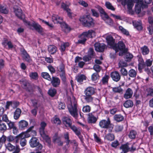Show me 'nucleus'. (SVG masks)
I'll use <instances>...</instances> for the list:
<instances>
[{"label": "nucleus", "instance_id": "51", "mask_svg": "<svg viewBox=\"0 0 153 153\" xmlns=\"http://www.w3.org/2000/svg\"><path fill=\"white\" fill-rule=\"evenodd\" d=\"M125 53H126V61L128 62L130 61L133 57L132 54L127 52Z\"/></svg>", "mask_w": 153, "mask_h": 153}, {"label": "nucleus", "instance_id": "62", "mask_svg": "<svg viewBox=\"0 0 153 153\" xmlns=\"http://www.w3.org/2000/svg\"><path fill=\"white\" fill-rule=\"evenodd\" d=\"M7 123L9 126V128L10 129H12V128L15 127V123L14 122L9 120V122Z\"/></svg>", "mask_w": 153, "mask_h": 153}, {"label": "nucleus", "instance_id": "64", "mask_svg": "<svg viewBox=\"0 0 153 153\" xmlns=\"http://www.w3.org/2000/svg\"><path fill=\"white\" fill-rule=\"evenodd\" d=\"M147 28L150 34H153V26L152 25H149L147 27Z\"/></svg>", "mask_w": 153, "mask_h": 153}, {"label": "nucleus", "instance_id": "54", "mask_svg": "<svg viewBox=\"0 0 153 153\" xmlns=\"http://www.w3.org/2000/svg\"><path fill=\"white\" fill-rule=\"evenodd\" d=\"M7 129V126L5 124L2 122L0 123V130L5 131Z\"/></svg>", "mask_w": 153, "mask_h": 153}, {"label": "nucleus", "instance_id": "31", "mask_svg": "<svg viewBox=\"0 0 153 153\" xmlns=\"http://www.w3.org/2000/svg\"><path fill=\"white\" fill-rule=\"evenodd\" d=\"M57 71L60 74L65 72V66L62 63H61L57 67Z\"/></svg>", "mask_w": 153, "mask_h": 153}, {"label": "nucleus", "instance_id": "13", "mask_svg": "<svg viewBox=\"0 0 153 153\" xmlns=\"http://www.w3.org/2000/svg\"><path fill=\"white\" fill-rule=\"evenodd\" d=\"M111 76L112 80L116 82L119 81L121 79L120 74L117 71L111 72Z\"/></svg>", "mask_w": 153, "mask_h": 153}, {"label": "nucleus", "instance_id": "24", "mask_svg": "<svg viewBox=\"0 0 153 153\" xmlns=\"http://www.w3.org/2000/svg\"><path fill=\"white\" fill-rule=\"evenodd\" d=\"M35 30L37 31L38 32L41 33L42 32V29L41 26L38 24L34 22L31 25Z\"/></svg>", "mask_w": 153, "mask_h": 153}, {"label": "nucleus", "instance_id": "26", "mask_svg": "<svg viewBox=\"0 0 153 153\" xmlns=\"http://www.w3.org/2000/svg\"><path fill=\"white\" fill-rule=\"evenodd\" d=\"M114 120L117 122L123 121L124 119V117L121 114H116L114 116Z\"/></svg>", "mask_w": 153, "mask_h": 153}, {"label": "nucleus", "instance_id": "33", "mask_svg": "<svg viewBox=\"0 0 153 153\" xmlns=\"http://www.w3.org/2000/svg\"><path fill=\"white\" fill-rule=\"evenodd\" d=\"M86 79V76L83 74H80L77 76L76 78L77 81L79 83L82 82L83 80H85Z\"/></svg>", "mask_w": 153, "mask_h": 153}, {"label": "nucleus", "instance_id": "27", "mask_svg": "<svg viewBox=\"0 0 153 153\" xmlns=\"http://www.w3.org/2000/svg\"><path fill=\"white\" fill-rule=\"evenodd\" d=\"M133 23L134 26L138 30H141L142 29L143 27L141 21H140L139 22L133 21Z\"/></svg>", "mask_w": 153, "mask_h": 153}, {"label": "nucleus", "instance_id": "16", "mask_svg": "<svg viewBox=\"0 0 153 153\" xmlns=\"http://www.w3.org/2000/svg\"><path fill=\"white\" fill-rule=\"evenodd\" d=\"M13 9L16 16L19 19H22L23 13L21 8L19 7H13Z\"/></svg>", "mask_w": 153, "mask_h": 153}, {"label": "nucleus", "instance_id": "56", "mask_svg": "<svg viewBox=\"0 0 153 153\" xmlns=\"http://www.w3.org/2000/svg\"><path fill=\"white\" fill-rule=\"evenodd\" d=\"M6 140V137L3 135L0 138V147L5 143Z\"/></svg>", "mask_w": 153, "mask_h": 153}, {"label": "nucleus", "instance_id": "46", "mask_svg": "<svg viewBox=\"0 0 153 153\" xmlns=\"http://www.w3.org/2000/svg\"><path fill=\"white\" fill-rule=\"evenodd\" d=\"M109 76L108 75H105L102 78L101 80V82L103 84H105L108 82Z\"/></svg>", "mask_w": 153, "mask_h": 153}, {"label": "nucleus", "instance_id": "3", "mask_svg": "<svg viewBox=\"0 0 153 153\" xmlns=\"http://www.w3.org/2000/svg\"><path fill=\"white\" fill-rule=\"evenodd\" d=\"M113 48L115 51L116 53L120 51L119 53V55L120 56H123L128 51V49L126 47L125 43L121 41L114 44L113 46Z\"/></svg>", "mask_w": 153, "mask_h": 153}, {"label": "nucleus", "instance_id": "14", "mask_svg": "<svg viewBox=\"0 0 153 153\" xmlns=\"http://www.w3.org/2000/svg\"><path fill=\"white\" fill-rule=\"evenodd\" d=\"M77 135L82 142H83V137L82 135H81V132L80 130L79 129L77 128L75 125L73 126L72 128H71Z\"/></svg>", "mask_w": 153, "mask_h": 153}, {"label": "nucleus", "instance_id": "12", "mask_svg": "<svg viewBox=\"0 0 153 153\" xmlns=\"http://www.w3.org/2000/svg\"><path fill=\"white\" fill-rule=\"evenodd\" d=\"M95 49L97 51L103 52L106 47V45L103 43L99 42L96 43L94 45Z\"/></svg>", "mask_w": 153, "mask_h": 153}, {"label": "nucleus", "instance_id": "19", "mask_svg": "<svg viewBox=\"0 0 153 153\" xmlns=\"http://www.w3.org/2000/svg\"><path fill=\"white\" fill-rule=\"evenodd\" d=\"M28 125V122L24 120H21L18 123L19 128L22 130H24L26 128Z\"/></svg>", "mask_w": 153, "mask_h": 153}, {"label": "nucleus", "instance_id": "43", "mask_svg": "<svg viewBox=\"0 0 153 153\" xmlns=\"http://www.w3.org/2000/svg\"><path fill=\"white\" fill-rule=\"evenodd\" d=\"M105 5L106 8L108 9L113 11H114L115 10V8L109 2H106L105 3Z\"/></svg>", "mask_w": 153, "mask_h": 153}, {"label": "nucleus", "instance_id": "52", "mask_svg": "<svg viewBox=\"0 0 153 153\" xmlns=\"http://www.w3.org/2000/svg\"><path fill=\"white\" fill-rule=\"evenodd\" d=\"M62 28L63 30L65 33H68L70 30V28L66 24H65L63 25Z\"/></svg>", "mask_w": 153, "mask_h": 153}, {"label": "nucleus", "instance_id": "15", "mask_svg": "<svg viewBox=\"0 0 153 153\" xmlns=\"http://www.w3.org/2000/svg\"><path fill=\"white\" fill-rule=\"evenodd\" d=\"M51 81L52 86L55 88L59 87L60 83V79L55 76H52Z\"/></svg>", "mask_w": 153, "mask_h": 153}, {"label": "nucleus", "instance_id": "58", "mask_svg": "<svg viewBox=\"0 0 153 153\" xmlns=\"http://www.w3.org/2000/svg\"><path fill=\"white\" fill-rule=\"evenodd\" d=\"M90 110L91 107L88 105L84 106L82 109L83 111L85 112H88L90 111Z\"/></svg>", "mask_w": 153, "mask_h": 153}, {"label": "nucleus", "instance_id": "22", "mask_svg": "<svg viewBox=\"0 0 153 153\" xmlns=\"http://www.w3.org/2000/svg\"><path fill=\"white\" fill-rule=\"evenodd\" d=\"M52 20L55 23H61L62 21V19L56 14L53 15Z\"/></svg>", "mask_w": 153, "mask_h": 153}, {"label": "nucleus", "instance_id": "9", "mask_svg": "<svg viewBox=\"0 0 153 153\" xmlns=\"http://www.w3.org/2000/svg\"><path fill=\"white\" fill-rule=\"evenodd\" d=\"M139 62L138 64L139 66L142 68H144L146 67H150L152 63L153 60L150 59H147L145 62L142 58H140L139 59Z\"/></svg>", "mask_w": 153, "mask_h": 153}, {"label": "nucleus", "instance_id": "42", "mask_svg": "<svg viewBox=\"0 0 153 153\" xmlns=\"http://www.w3.org/2000/svg\"><path fill=\"white\" fill-rule=\"evenodd\" d=\"M57 92L55 88L50 89L48 91V94L51 97L55 96Z\"/></svg>", "mask_w": 153, "mask_h": 153}, {"label": "nucleus", "instance_id": "45", "mask_svg": "<svg viewBox=\"0 0 153 153\" xmlns=\"http://www.w3.org/2000/svg\"><path fill=\"white\" fill-rule=\"evenodd\" d=\"M112 91L115 93H122L123 90L120 86H119L113 88Z\"/></svg>", "mask_w": 153, "mask_h": 153}, {"label": "nucleus", "instance_id": "28", "mask_svg": "<svg viewBox=\"0 0 153 153\" xmlns=\"http://www.w3.org/2000/svg\"><path fill=\"white\" fill-rule=\"evenodd\" d=\"M105 139L108 141H111L114 140L115 136L113 133H109L105 136Z\"/></svg>", "mask_w": 153, "mask_h": 153}, {"label": "nucleus", "instance_id": "38", "mask_svg": "<svg viewBox=\"0 0 153 153\" xmlns=\"http://www.w3.org/2000/svg\"><path fill=\"white\" fill-rule=\"evenodd\" d=\"M128 74L129 76L131 77H135L137 75V71H136L133 69H131L128 71Z\"/></svg>", "mask_w": 153, "mask_h": 153}, {"label": "nucleus", "instance_id": "34", "mask_svg": "<svg viewBox=\"0 0 153 153\" xmlns=\"http://www.w3.org/2000/svg\"><path fill=\"white\" fill-rule=\"evenodd\" d=\"M145 94L146 97H153V88H149L147 89Z\"/></svg>", "mask_w": 153, "mask_h": 153}, {"label": "nucleus", "instance_id": "61", "mask_svg": "<svg viewBox=\"0 0 153 153\" xmlns=\"http://www.w3.org/2000/svg\"><path fill=\"white\" fill-rule=\"evenodd\" d=\"M93 69L97 72L96 73H97L99 72L101 70L100 67L97 65H95L93 67Z\"/></svg>", "mask_w": 153, "mask_h": 153}, {"label": "nucleus", "instance_id": "37", "mask_svg": "<svg viewBox=\"0 0 153 153\" xmlns=\"http://www.w3.org/2000/svg\"><path fill=\"white\" fill-rule=\"evenodd\" d=\"M29 76L31 79L37 80L38 78V75L36 72H31L29 74Z\"/></svg>", "mask_w": 153, "mask_h": 153}, {"label": "nucleus", "instance_id": "60", "mask_svg": "<svg viewBox=\"0 0 153 153\" xmlns=\"http://www.w3.org/2000/svg\"><path fill=\"white\" fill-rule=\"evenodd\" d=\"M122 74L123 76H126L128 75V72L126 70L123 68H121L120 71Z\"/></svg>", "mask_w": 153, "mask_h": 153}, {"label": "nucleus", "instance_id": "63", "mask_svg": "<svg viewBox=\"0 0 153 153\" xmlns=\"http://www.w3.org/2000/svg\"><path fill=\"white\" fill-rule=\"evenodd\" d=\"M99 76L97 73H94L91 76V79L92 81H96V80Z\"/></svg>", "mask_w": 153, "mask_h": 153}, {"label": "nucleus", "instance_id": "20", "mask_svg": "<svg viewBox=\"0 0 153 153\" xmlns=\"http://www.w3.org/2000/svg\"><path fill=\"white\" fill-rule=\"evenodd\" d=\"M133 94L132 90L130 88H128L126 91L124 97L126 99L131 98Z\"/></svg>", "mask_w": 153, "mask_h": 153}, {"label": "nucleus", "instance_id": "2", "mask_svg": "<svg viewBox=\"0 0 153 153\" xmlns=\"http://www.w3.org/2000/svg\"><path fill=\"white\" fill-rule=\"evenodd\" d=\"M95 36V32L92 30H90L84 32L79 36L80 39L78 40L77 43L84 44L88 38H93Z\"/></svg>", "mask_w": 153, "mask_h": 153}, {"label": "nucleus", "instance_id": "44", "mask_svg": "<svg viewBox=\"0 0 153 153\" xmlns=\"http://www.w3.org/2000/svg\"><path fill=\"white\" fill-rule=\"evenodd\" d=\"M26 132L25 133H22L19 135V137L25 138H28L30 136V133Z\"/></svg>", "mask_w": 153, "mask_h": 153}, {"label": "nucleus", "instance_id": "21", "mask_svg": "<svg viewBox=\"0 0 153 153\" xmlns=\"http://www.w3.org/2000/svg\"><path fill=\"white\" fill-rule=\"evenodd\" d=\"M134 0H127V1H124L122 3V5L125 6L127 5L128 9L131 10L134 6Z\"/></svg>", "mask_w": 153, "mask_h": 153}, {"label": "nucleus", "instance_id": "39", "mask_svg": "<svg viewBox=\"0 0 153 153\" xmlns=\"http://www.w3.org/2000/svg\"><path fill=\"white\" fill-rule=\"evenodd\" d=\"M119 29L124 34L128 36L129 35L128 31L126 29H125L122 26H119Z\"/></svg>", "mask_w": 153, "mask_h": 153}, {"label": "nucleus", "instance_id": "25", "mask_svg": "<svg viewBox=\"0 0 153 153\" xmlns=\"http://www.w3.org/2000/svg\"><path fill=\"white\" fill-rule=\"evenodd\" d=\"M120 150H122L121 153H126L129 150L130 148L127 144L122 145L120 147Z\"/></svg>", "mask_w": 153, "mask_h": 153}, {"label": "nucleus", "instance_id": "4", "mask_svg": "<svg viewBox=\"0 0 153 153\" xmlns=\"http://www.w3.org/2000/svg\"><path fill=\"white\" fill-rule=\"evenodd\" d=\"M95 91L96 89L91 86L88 87L85 90L84 92L85 94L84 99L87 102L89 103L92 102L93 97L92 95L95 94Z\"/></svg>", "mask_w": 153, "mask_h": 153}, {"label": "nucleus", "instance_id": "41", "mask_svg": "<svg viewBox=\"0 0 153 153\" xmlns=\"http://www.w3.org/2000/svg\"><path fill=\"white\" fill-rule=\"evenodd\" d=\"M137 134V132L134 130H131L128 134V136L130 138L132 139H134Z\"/></svg>", "mask_w": 153, "mask_h": 153}, {"label": "nucleus", "instance_id": "35", "mask_svg": "<svg viewBox=\"0 0 153 153\" xmlns=\"http://www.w3.org/2000/svg\"><path fill=\"white\" fill-rule=\"evenodd\" d=\"M41 76L42 78L49 81L51 80V76L49 74L46 72H43L41 73Z\"/></svg>", "mask_w": 153, "mask_h": 153}, {"label": "nucleus", "instance_id": "11", "mask_svg": "<svg viewBox=\"0 0 153 153\" xmlns=\"http://www.w3.org/2000/svg\"><path fill=\"white\" fill-rule=\"evenodd\" d=\"M7 149L10 151H14L12 153H19L20 149L18 146L16 147L10 143H8L6 146Z\"/></svg>", "mask_w": 153, "mask_h": 153}, {"label": "nucleus", "instance_id": "47", "mask_svg": "<svg viewBox=\"0 0 153 153\" xmlns=\"http://www.w3.org/2000/svg\"><path fill=\"white\" fill-rule=\"evenodd\" d=\"M69 44L68 42L63 43L61 45L60 50L62 51H64L66 47L69 46Z\"/></svg>", "mask_w": 153, "mask_h": 153}, {"label": "nucleus", "instance_id": "36", "mask_svg": "<svg viewBox=\"0 0 153 153\" xmlns=\"http://www.w3.org/2000/svg\"><path fill=\"white\" fill-rule=\"evenodd\" d=\"M123 105L126 108L131 107L133 105V103L132 101L128 100L124 103Z\"/></svg>", "mask_w": 153, "mask_h": 153}, {"label": "nucleus", "instance_id": "57", "mask_svg": "<svg viewBox=\"0 0 153 153\" xmlns=\"http://www.w3.org/2000/svg\"><path fill=\"white\" fill-rule=\"evenodd\" d=\"M2 121H4L6 123L9 122V120L6 114L2 115Z\"/></svg>", "mask_w": 153, "mask_h": 153}, {"label": "nucleus", "instance_id": "50", "mask_svg": "<svg viewBox=\"0 0 153 153\" xmlns=\"http://www.w3.org/2000/svg\"><path fill=\"white\" fill-rule=\"evenodd\" d=\"M123 129V126L122 125H117L115 126L114 130L116 132L121 131Z\"/></svg>", "mask_w": 153, "mask_h": 153}, {"label": "nucleus", "instance_id": "23", "mask_svg": "<svg viewBox=\"0 0 153 153\" xmlns=\"http://www.w3.org/2000/svg\"><path fill=\"white\" fill-rule=\"evenodd\" d=\"M106 39L108 45L113 47L115 44V40L112 36L110 35H108L107 36Z\"/></svg>", "mask_w": 153, "mask_h": 153}, {"label": "nucleus", "instance_id": "17", "mask_svg": "<svg viewBox=\"0 0 153 153\" xmlns=\"http://www.w3.org/2000/svg\"><path fill=\"white\" fill-rule=\"evenodd\" d=\"M97 118L95 117L92 113H89L88 114V122L89 123H95L96 122Z\"/></svg>", "mask_w": 153, "mask_h": 153}, {"label": "nucleus", "instance_id": "18", "mask_svg": "<svg viewBox=\"0 0 153 153\" xmlns=\"http://www.w3.org/2000/svg\"><path fill=\"white\" fill-rule=\"evenodd\" d=\"M22 53L23 55L22 57L23 59L28 63H31L32 62V59L26 51L25 50H24L22 51Z\"/></svg>", "mask_w": 153, "mask_h": 153}, {"label": "nucleus", "instance_id": "6", "mask_svg": "<svg viewBox=\"0 0 153 153\" xmlns=\"http://www.w3.org/2000/svg\"><path fill=\"white\" fill-rule=\"evenodd\" d=\"M79 20L85 27H90L94 26V25L93 19L89 15L84 16L81 17Z\"/></svg>", "mask_w": 153, "mask_h": 153}, {"label": "nucleus", "instance_id": "59", "mask_svg": "<svg viewBox=\"0 0 153 153\" xmlns=\"http://www.w3.org/2000/svg\"><path fill=\"white\" fill-rule=\"evenodd\" d=\"M94 52L93 48H90L88 51V56H90L91 58L94 56Z\"/></svg>", "mask_w": 153, "mask_h": 153}, {"label": "nucleus", "instance_id": "5", "mask_svg": "<svg viewBox=\"0 0 153 153\" xmlns=\"http://www.w3.org/2000/svg\"><path fill=\"white\" fill-rule=\"evenodd\" d=\"M100 126L102 128H108V131L111 132L113 128L114 125L111 123V121L109 118H108L107 120H101L99 123Z\"/></svg>", "mask_w": 153, "mask_h": 153}, {"label": "nucleus", "instance_id": "7", "mask_svg": "<svg viewBox=\"0 0 153 153\" xmlns=\"http://www.w3.org/2000/svg\"><path fill=\"white\" fill-rule=\"evenodd\" d=\"M47 124L45 122H41L40 124L39 132L41 136L44 140L49 141L50 138L47 134V132L45 131V128Z\"/></svg>", "mask_w": 153, "mask_h": 153}, {"label": "nucleus", "instance_id": "55", "mask_svg": "<svg viewBox=\"0 0 153 153\" xmlns=\"http://www.w3.org/2000/svg\"><path fill=\"white\" fill-rule=\"evenodd\" d=\"M47 68L51 74L55 73L56 70L51 65H49L48 66Z\"/></svg>", "mask_w": 153, "mask_h": 153}, {"label": "nucleus", "instance_id": "1", "mask_svg": "<svg viewBox=\"0 0 153 153\" xmlns=\"http://www.w3.org/2000/svg\"><path fill=\"white\" fill-rule=\"evenodd\" d=\"M77 102L74 97L71 99L70 103L67 106L68 108L70 114L73 117L76 118L78 116Z\"/></svg>", "mask_w": 153, "mask_h": 153}, {"label": "nucleus", "instance_id": "53", "mask_svg": "<svg viewBox=\"0 0 153 153\" xmlns=\"http://www.w3.org/2000/svg\"><path fill=\"white\" fill-rule=\"evenodd\" d=\"M120 144L119 141L117 140H116L111 143V146L112 147L116 148L118 146H119Z\"/></svg>", "mask_w": 153, "mask_h": 153}, {"label": "nucleus", "instance_id": "49", "mask_svg": "<svg viewBox=\"0 0 153 153\" xmlns=\"http://www.w3.org/2000/svg\"><path fill=\"white\" fill-rule=\"evenodd\" d=\"M0 12L4 14H7L8 12L6 6H3L1 4H0Z\"/></svg>", "mask_w": 153, "mask_h": 153}, {"label": "nucleus", "instance_id": "48", "mask_svg": "<svg viewBox=\"0 0 153 153\" xmlns=\"http://www.w3.org/2000/svg\"><path fill=\"white\" fill-rule=\"evenodd\" d=\"M19 139L20 140V144L22 147L25 146L26 144L27 140L25 138L19 137L18 136Z\"/></svg>", "mask_w": 153, "mask_h": 153}, {"label": "nucleus", "instance_id": "30", "mask_svg": "<svg viewBox=\"0 0 153 153\" xmlns=\"http://www.w3.org/2000/svg\"><path fill=\"white\" fill-rule=\"evenodd\" d=\"M61 7L68 13V15L70 17H71V13L70 10L68 8V6L65 4L63 3L61 4Z\"/></svg>", "mask_w": 153, "mask_h": 153}, {"label": "nucleus", "instance_id": "29", "mask_svg": "<svg viewBox=\"0 0 153 153\" xmlns=\"http://www.w3.org/2000/svg\"><path fill=\"white\" fill-rule=\"evenodd\" d=\"M57 51V48L54 45H50L48 47V51L51 54H54Z\"/></svg>", "mask_w": 153, "mask_h": 153}, {"label": "nucleus", "instance_id": "40", "mask_svg": "<svg viewBox=\"0 0 153 153\" xmlns=\"http://www.w3.org/2000/svg\"><path fill=\"white\" fill-rule=\"evenodd\" d=\"M142 54L144 55L148 54L149 52V50L146 46H144L141 48Z\"/></svg>", "mask_w": 153, "mask_h": 153}, {"label": "nucleus", "instance_id": "8", "mask_svg": "<svg viewBox=\"0 0 153 153\" xmlns=\"http://www.w3.org/2000/svg\"><path fill=\"white\" fill-rule=\"evenodd\" d=\"M136 3L135 6V11L136 13H139L141 11V8H145L146 7V5L144 4L143 0H134V3Z\"/></svg>", "mask_w": 153, "mask_h": 153}, {"label": "nucleus", "instance_id": "32", "mask_svg": "<svg viewBox=\"0 0 153 153\" xmlns=\"http://www.w3.org/2000/svg\"><path fill=\"white\" fill-rule=\"evenodd\" d=\"M21 113V110L19 108H17L14 114V118L15 120H17L19 118Z\"/></svg>", "mask_w": 153, "mask_h": 153}, {"label": "nucleus", "instance_id": "10", "mask_svg": "<svg viewBox=\"0 0 153 153\" xmlns=\"http://www.w3.org/2000/svg\"><path fill=\"white\" fill-rule=\"evenodd\" d=\"M62 121L63 123L67 128L69 127L70 128L73 127L74 125H72L71 120L68 117H64L62 119Z\"/></svg>", "mask_w": 153, "mask_h": 153}]
</instances>
